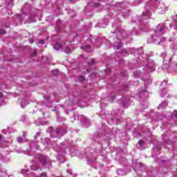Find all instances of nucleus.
<instances>
[{
  "label": "nucleus",
  "mask_w": 177,
  "mask_h": 177,
  "mask_svg": "<svg viewBox=\"0 0 177 177\" xmlns=\"http://www.w3.org/2000/svg\"><path fill=\"white\" fill-rule=\"evenodd\" d=\"M37 158H38L39 162H41V165H46V164H48V162H49V160H48V157H46V156L39 155L37 156Z\"/></svg>",
  "instance_id": "nucleus-1"
},
{
  "label": "nucleus",
  "mask_w": 177,
  "mask_h": 177,
  "mask_svg": "<svg viewBox=\"0 0 177 177\" xmlns=\"http://www.w3.org/2000/svg\"><path fill=\"white\" fill-rule=\"evenodd\" d=\"M53 48L55 50H59V49H62V44L58 42L53 46Z\"/></svg>",
  "instance_id": "nucleus-2"
},
{
  "label": "nucleus",
  "mask_w": 177,
  "mask_h": 177,
  "mask_svg": "<svg viewBox=\"0 0 177 177\" xmlns=\"http://www.w3.org/2000/svg\"><path fill=\"white\" fill-rule=\"evenodd\" d=\"M30 169L32 171H38V169H39V167H38V166H37V165H33L30 166Z\"/></svg>",
  "instance_id": "nucleus-3"
},
{
  "label": "nucleus",
  "mask_w": 177,
  "mask_h": 177,
  "mask_svg": "<svg viewBox=\"0 0 177 177\" xmlns=\"http://www.w3.org/2000/svg\"><path fill=\"white\" fill-rule=\"evenodd\" d=\"M77 81H79V82H84V81H85V77L82 75L79 76Z\"/></svg>",
  "instance_id": "nucleus-4"
},
{
  "label": "nucleus",
  "mask_w": 177,
  "mask_h": 177,
  "mask_svg": "<svg viewBox=\"0 0 177 177\" xmlns=\"http://www.w3.org/2000/svg\"><path fill=\"white\" fill-rule=\"evenodd\" d=\"M95 63V59H89L88 62V66H92V64H94Z\"/></svg>",
  "instance_id": "nucleus-5"
},
{
  "label": "nucleus",
  "mask_w": 177,
  "mask_h": 177,
  "mask_svg": "<svg viewBox=\"0 0 177 177\" xmlns=\"http://www.w3.org/2000/svg\"><path fill=\"white\" fill-rule=\"evenodd\" d=\"M138 145H139V146H140V147H142V146H143V140H140L138 141Z\"/></svg>",
  "instance_id": "nucleus-6"
},
{
  "label": "nucleus",
  "mask_w": 177,
  "mask_h": 177,
  "mask_svg": "<svg viewBox=\"0 0 177 177\" xmlns=\"http://www.w3.org/2000/svg\"><path fill=\"white\" fill-rule=\"evenodd\" d=\"M47 175H46V173L44 172V173H41L39 177H46Z\"/></svg>",
  "instance_id": "nucleus-7"
},
{
  "label": "nucleus",
  "mask_w": 177,
  "mask_h": 177,
  "mask_svg": "<svg viewBox=\"0 0 177 177\" xmlns=\"http://www.w3.org/2000/svg\"><path fill=\"white\" fill-rule=\"evenodd\" d=\"M58 73L59 72L57 71H56V70H53V74H54V75H57Z\"/></svg>",
  "instance_id": "nucleus-8"
},
{
  "label": "nucleus",
  "mask_w": 177,
  "mask_h": 177,
  "mask_svg": "<svg viewBox=\"0 0 177 177\" xmlns=\"http://www.w3.org/2000/svg\"><path fill=\"white\" fill-rule=\"evenodd\" d=\"M5 29H0V34H2L3 35V34H5Z\"/></svg>",
  "instance_id": "nucleus-9"
},
{
  "label": "nucleus",
  "mask_w": 177,
  "mask_h": 177,
  "mask_svg": "<svg viewBox=\"0 0 177 177\" xmlns=\"http://www.w3.org/2000/svg\"><path fill=\"white\" fill-rule=\"evenodd\" d=\"M174 115L176 117V118H177V111H174Z\"/></svg>",
  "instance_id": "nucleus-10"
},
{
  "label": "nucleus",
  "mask_w": 177,
  "mask_h": 177,
  "mask_svg": "<svg viewBox=\"0 0 177 177\" xmlns=\"http://www.w3.org/2000/svg\"><path fill=\"white\" fill-rule=\"evenodd\" d=\"M32 55V56H37V51L34 50Z\"/></svg>",
  "instance_id": "nucleus-11"
},
{
  "label": "nucleus",
  "mask_w": 177,
  "mask_h": 177,
  "mask_svg": "<svg viewBox=\"0 0 177 177\" xmlns=\"http://www.w3.org/2000/svg\"><path fill=\"white\" fill-rule=\"evenodd\" d=\"M1 97H3V93L0 92V99H1Z\"/></svg>",
  "instance_id": "nucleus-12"
},
{
  "label": "nucleus",
  "mask_w": 177,
  "mask_h": 177,
  "mask_svg": "<svg viewBox=\"0 0 177 177\" xmlns=\"http://www.w3.org/2000/svg\"><path fill=\"white\" fill-rule=\"evenodd\" d=\"M39 44H44V40L39 41Z\"/></svg>",
  "instance_id": "nucleus-13"
},
{
  "label": "nucleus",
  "mask_w": 177,
  "mask_h": 177,
  "mask_svg": "<svg viewBox=\"0 0 177 177\" xmlns=\"http://www.w3.org/2000/svg\"><path fill=\"white\" fill-rule=\"evenodd\" d=\"M86 47H84V46L80 47V49H86Z\"/></svg>",
  "instance_id": "nucleus-14"
},
{
  "label": "nucleus",
  "mask_w": 177,
  "mask_h": 177,
  "mask_svg": "<svg viewBox=\"0 0 177 177\" xmlns=\"http://www.w3.org/2000/svg\"><path fill=\"white\" fill-rule=\"evenodd\" d=\"M2 138H3L2 135L0 134V140H2Z\"/></svg>",
  "instance_id": "nucleus-15"
},
{
  "label": "nucleus",
  "mask_w": 177,
  "mask_h": 177,
  "mask_svg": "<svg viewBox=\"0 0 177 177\" xmlns=\"http://www.w3.org/2000/svg\"><path fill=\"white\" fill-rule=\"evenodd\" d=\"M57 31H60V28H57Z\"/></svg>",
  "instance_id": "nucleus-16"
},
{
  "label": "nucleus",
  "mask_w": 177,
  "mask_h": 177,
  "mask_svg": "<svg viewBox=\"0 0 177 177\" xmlns=\"http://www.w3.org/2000/svg\"><path fill=\"white\" fill-rule=\"evenodd\" d=\"M86 48H89V46H87Z\"/></svg>",
  "instance_id": "nucleus-17"
}]
</instances>
